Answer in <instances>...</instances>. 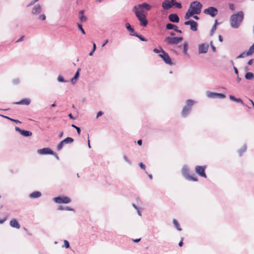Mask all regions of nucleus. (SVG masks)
I'll return each mask as SVG.
<instances>
[{"mask_svg": "<svg viewBox=\"0 0 254 254\" xmlns=\"http://www.w3.org/2000/svg\"><path fill=\"white\" fill-rule=\"evenodd\" d=\"M132 11L135 13V16L140 22V25L143 27L146 26L148 22L146 17V15L143 13V11L137 9L136 6H134L133 7Z\"/></svg>", "mask_w": 254, "mask_h": 254, "instance_id": "f03ea898", "label": "nucleus"}, {"mask_svg": "<svg viewBox=\"0 0 254 254\" xmlns=\"http://www.w3.org/2000/svg\"><path fill=\"white\" fill-rule=\"evenodd\" d=\"M244 18L243 11H240L233 14L230 17V25L233 28H238L241 25Z\"/></svg>", "mask_w": 254, "mask_h": 254, "instance_id": "f257e3e1", "label": "nucleus"}, {"mask_svg": "<svg viewBox=\"0 0 254 254\" xmlns=\"http://www.w3.org/2000/svg\"><path fill=\"white\" fill-rule=\"evenodd\" d=\"M245 78L247 80H251L254 78V74L251 72H247L245 74Z\"/></svg>", "mask_w": 254, "mask_h": 254, "instance_id": "cd10ccee", "label": "nucleus"}, {"mask_svg": "<svg viewBox=\"0 0 254 254\" xmlns=\"http://www.w3.org/2000/svg\"><path fill=\"white\" fill-rule=\"evenodd\" d=\"M153 52L155 53H159L161 52V49L160 50H158L156 48H155L153 49Z\"/></svg>", "mask_w": 254, "mask_h": 254, "instance_id": "bf43d9fd", "label": "nucleus"}, {"mask_svg": "<svg viewBox=\"0 0 254 254\" xmlns=\"http://www.w3.org/2000/svg\"><path fill=\"white\" fill-rule=\"evenodd\" d=\"M15 129L16 131H18L20 133H21V131L22 129H20L19 127H15Z\"/></svg>", "mask_w": 254, "mask_h": 254, "instance_id": "13d9d810", "label": "nucleus"}, {"mask_svg": "<svg viewBox=\"0 0 254 254\" xmlns=\"http://www.w3.org/2000/svg\"><path fill=\"white\" fill-rule=\"evenodd\" d=\"M182 37H167L164 40V42L168 45H177L183 40Z\"/></svg>", "mask_w": 254, "mask_h": 254, "instance_id": "423d86ee", "label": "nucleus"}, {"mask_svg": "<svg viewBox=\"0 0 254 254\" xmlns=\"http://www.w3.org/2000/svg\"><path fill=\"white\" fill-rule=\"evenodd\" d=\"M137 8V9L139 10H143V8H145L147 11H149L151 8V6L147 3H143L142 4H139L137 5H135Z\"/></svg>", "mask_w": 254, "mask_h": 254, "instance_id": "4468645a", "label": "nucleus"}, {"mask_svg": "<svg viewBox=\"0 0 254 254\" xmlns=\"http://www.w3.org/2000/svg\"><path fill=\"white\" fill-rule=\"evenodd\" d=\"M173 224H174L175 227L178 231H182V228L180 227V224L177 220H176L175 219H173Z\"/></svg>", "mask_w": 254, "mask_h": 254, "instance_id": "473e14b6", "label": "nucleus"}, {"mask_svg": "<svg viewBox=\"0 0 254 254\" xmlns=\"http://www.w3.org/2000/svg\"><path fill=\"white\" fill-rule=\"evenodd\" d=\"M207 96L208 98H219L221 99H223L226 97L225 95L223 93H217L211 92H207Z\"/></svg>", "mask_w": 254, "mask_h": 254, "instance_id": "f8f14e48", "label": "nucleus"}, {"mask_svg": "<svg viewBox=\"0 0 254 254\" xmlns=\"http://www.w3.org/2000/svg\"><path fill=\"white\" fill-rule=\"evenodd\" d=\"M212 51L215 52L216 51V48L213 44V42L211 41L210 43Z\"/></svg>", "mask_w": 254, "mask_h": 254, "instance_id": "09e8293b", "label": "nucleus"}, {"mask_svg": "<svg viewBox=\"0 0 254 254\" xmlns=\"http://www.w3.org/2000/svg\"><path fill=\"white\" fill-rule=\"evenodd\" d=\"M30 100L29 99L25 98V99H22L21 100H20L19 102H14V103H13V104H16V105H28L30 104Z\"/></svg>", "mask_w": 254, "mask_h": 254, "instance_id": "412c9836", "label": "nucleus"}, {"mask_svg": "<svg viewBox=\"0 0 254 254\" xmlns=\"http://www.w3.org/2000/svg\"><path fill=\"white\" fill-rule=\"evenodd\" d=\"M10 121H12V122H13L16 124L17 123H21V122H20L19 120H15V119H13L12 118H10Z\"/></svg>", "mask_w": 254, "mask_h": 254, "instance_id": "603ef678", "label": "nucleus"}, {"mask_svg": "<svg viewBox=\"0 0 254 254\" xmlns=\"http://www.w3.org/2000/svg\"><path fill=\"white\" fill-rule=\"evenodd\" d=\"M125 26L127 29L130 32V33H134V32H135L134 29L131 26L129 23H126L125 24Z\"/></svg>", "mask_w": 254, "mask_h": 254, "instance_id": "7c9ffc66", "label": "nucleus"}, {"mask_svg": "<svg viewBox=\"0 0 254 254\" xmlns=\"http://www.w3.org/2000/svg\"><path fill=\"white\" fill-rule=\"evenodd\" d=\"M229 8H230V9L231 10H234V9H235V6H234V4H233V3H230V4H229Z\"/></svg>", "mask_w": 254, "mask_h": 254, "instance_id": "864d4df0", "label": "nucleus"}, {"mask_svg": "<svg viewBox=\"0 0 254 254\" xmlns=\"http://www.w3.org/2000/svg\"><path fill=\"white\" fill-rule=\"evenodd\" d=\"M54 200L55 202L57 203H69L71 200V199L67 196H58L54 198Z\"/></svg>", "mask_w": 254, "mask_h": 254, "instance_id": "9d476101", "label": "nucleus"}, {"mask_svg": "<svg viewBox=\"0 0 254 254\" xmlns=\"http://www.w3.org/2000/svg\"><path fill=\"white\" fill-rule=\"evenodd\" d=\"M139 165L141 169L145 170V165L143 163H142V162L139 163Z\"/></svg>", "mask_w": 254, "mask_h": 254, "instance_id": "3c124183", "label": "nucleus"}, {"mask_svg": "<svg viewBox=\"0 0 254 254\" xmlns=\"http://www.w3.org/2000/svg\"><path fill=\"white\" fill-rule=\"evenodd\" d=\"M84 10H81L78 12L79 15V18L81 23L85 22L87 20V17L84 15Z\"/></svg>", "mask_w": 254, "mask_h": 254, "instance_id": "6ab92c4d", "label": "nucleus"}, {"mask_svg": "<svg viewBox=\"0 0 254 254\" xmlns=\"http://www.w3.org/2000/svg\"><path fill=\"white\" fill-rule=\"evenodd\" d=\"M189 45L187 42H185L183 44V52L185 55L188 54Z\"/></svg>", "mask_w": 254, "mask_h": 254, "instance_id": "2f4dec72", "label": "nucleus"}, {"mask_svg": "<svg viewBox=\"0 0 254 254\" xmlns=\"http://www.w3.org/2000/svg\"><path fill=\"white\" fill-rule=\"evenodd\" d=\"M182 173L183 176L188 180L191 181H197V179L194 176V175H190L189 174L190 170L186 165H184L182 168Z\"/></svg>", "mask_w": 254, "mask_h": 254, "instance_id": "39448f33", "label": "nucleus"}, {"mask_svg": "<svg viewBox=\"0 0 254 254\" xmlns=\"http://www.w3.org/2000/svg\"><path fill=\"white\" fill-rule=\"evenodd\" d=\"M10 226L11 227L15 228L16 229H19L20 228V225L17 222V221L15 219H12L10 221Z\"/></svg>", "mask_w": 254, "mask_h": 254, "instance_id": "aec40b11", "label": "nucleus"}, {"mask_svg": "<svg viewBox=\"0 0 254 254\" xmlns=\"http://www.w3.org/2000/svg\"><path fill=\"white\" fill-rule=\"evenodd\" d=\"M194 14L192 12L189 8L188 11L185 15V18L186 19H189L191 16Z\"/></svg>", "mask_w": 254, "mask_h": 254, "instance_id": "c756f323", "label": "nucleus"}, {"mask_svg": "<svg viewBox=\"0 0 254 254\" xmlns=\"http://www.w3.org/2000/svg\"><path fill=\"white\" fill-rule=\"evenodd\" d=\"M77 26H78V29L81 32V33L83 34H85V30L82 28V24H80V23H77Z\"/></svg>", "mask_w": 254, "mask_h": 254, "instance_id": "4c0bfd02", "label": "nucleus"}, {"mask_svg": "<svg viewBox=\"0 0 254 254\" xmlns=\"http://www.w3.org/2000/svg\"><path fill=\"white\" fill-rule=\"evenodd\" d=\"M20 134L23 136L28 137L31 136L32 133L31 131L22 129Z\"/></svg>", "mask_w": 254, "mask_h": 254, "instance_id": "a878e982", "label": "nucleus"}, {"mask_svg": "<svg viewBox=\"0 0 254 254\" xmlns=\"http://www.w3.org/2000/svg\"><path fill=\"white\" fill-rule=\"evenodd\" d=\"M205 166H196L195 168V172L200 176L206 178L207 176L205 173Z\"/></svg>", "mask_w": 254, "mask_h": 254, "instance_id": "9b49d317", "label": "nucleus"}, {"mask_svg": "<svg viewBox=\"0 0 254 254\" xmlns=\"http://www.w3.org/2000/svg\"><path fill=\"white\" fill-rule=\"evenodd\" d=\"M177 27V26L176 25L170 23H167L166 25V28L167 30L173 29L175 31V29H176Z\"/></svg>", "mask_w": 254, "mask_h": 254, "instance_id": "bb28decb", "label": "nucleus"}, {"mask_svg": "<svg viewBox=\"0 0 254 254\" xmlns=\"http://www.w3.org/2000/svg\"><path fill=\"white\" fill-rule=\"evenodd\" d=\"M37 152L39 154H53L54 151L49 148H43L42 149H38Z\"/></svg>", "mask_w": 254, "mask_h": 254, "instance_id": "2eb2a0df", "label": "nucleus"}, {"mask_svg": "<svg viewBox=\"0 0 254 254\" xmlns=\"http://www.w3.org/2000/svg\"><path fill=\"white\" fill-rule=\"evenodd\" d=\"M103 114V112H102V111L98 112L97 114L96 118H98L100 116H102Z\"/></svg>", "mask_w": 254, "mask_h": 254, "instance_id": "4d7b16f0", "label": "nucleus"}, {"mask_svg": "<svg viewBox=\"0 0 254 254\" xmlns=\"http://www.w3.org/2000/svg\"><path fill=\"white\" fill-rule=\"evenodd\" d=\"M74 141V139L70 137H67L65 138V139L62 140L57 145V150L58 151L61 150L64 144H68V143H71Z\"/></svg>", "mask_w": 254, "mask_h": 254, "instance_id": "6e6552de", "label": "nucleus"}, {"mask_svg": "<svg viewBox=\"0 0 254 254\" xmlns=\"http://www.w3.org/2000/svg\"><path fill=\"white\" fill-rule=\"evenodd\" d=\"M130 35L132 36H135L137 37L141 40V41L146 42L148 40L145 37H143L142 35L138 34L136 32H134V33H130Z\"/></svg>", "mask_w": 254, "mask_h": 254, "instance_id": "4be33fe9", "label": "nucleus"}, {"mask_svg": "<svg viewBox=\"0 0 254 254\" xmlns=\"http://www.w3.org/2000/svg\"><path fill=\"white\" fill-rule=\"evenodd\" d=\"M161 54L159 55V57H160L163 61L167 64L169 65H172L173 63L172 60L169 56L168 54L162 48H161Z\"/></svg>", "mask_w": 254, "mask_h": 254, "instance_id": "0eeeda50", "label": "nucleus"}, {"mask_svg": "<svg viewBox=\"0 0 254 254\" xmlns=\"http://www.w3.org/2000/svg\"><path fill=\"white\" fill-rule=\"evenodd\" d=\"M229 98L231 100H232L233 101H235L237 103H240L242 105H244V102L241 98H236L235 96H234L233 95H230L229 96Z\"/></svg>", "mask_w": 254, "mask_h": 254, "instance_id": "b1692460", "label": "nucleus"}, {"mask_svg": "<svg viewBox=\"0 0 254 254\" xmlns=\"http://www.w3.org/2000/svg\"><path fill=\"white\" fill-rule=\"evenodd\" d=\"M46 18V16L45 14H42L39 16L38 19L41 20H45Z\"/></svg>", "mask_w": 254, "mask_h": 254, "instance_id": "c03bdc74", "label": "nucleus"}, {"mask_svg": "<svg viewBox=\"0 0 254 254\" xmlns=\"http://www.w3.org/2000/svg\"><path fill=\"white\" fill-rule=\"evenodd\" d=\"M169 20L174 23H178L180 21V18L176 13L170 14L168 16Z\"/></svg>", "mask_w": 254, "mask_h": 254, "instance_id": "dca6fc26", "label": "nucleus"}, {"mask_svg": "<svg viewBox=\"0 0 254 254\" xmlns=\"http://www.w3.org/2000/svg\"><path fill=\"white\" fill-rule=\"evenodd\" d=\"M42 8L40 4L35 5L33 8L31 13L33 15L40 13L41 12Z\"/></svg>", "mask_w": 254, "mask_h": 254, "instance_id": "a211bd4d", "label": "nucleus"}, {"mask_svg": "<svg viewBox=\"0 0 254 254\" xmlns=\"http://www.w3.org/2000/svg\"><path fill=\"white\" fill-rule=\"evenodd\" d=\"M198 24L196 22L193 20L192 23L190 25V29L192 31H196L197 30Z\"/></svg>", "mask_w": 254, "mask_h": 254, "instance_id": "393cba45", "label": "nucleus"}, {"mask_svg": "<svg viewBox=\"0 0 254 254\" xmlns=\"http://www.w3.org/2000/svg\"><path fill=\"white\" fill-rule=\"evenodd\" d=\"M58 209L59 210H68V211H73L74 210L73 209L71 208L70 207L63 206L62 205L59 206Z\"/></svg>", "mask_w": 254, "mask_h": 254, "instance_id": "c85d7f7f", "label": "nucleus"}, {"mask_svg": "<svg viewBox=\"0 0 254 254\" xmlns=\"http://www.w3.org/2000/svg\"><path fill=\"white\" fill-rule=\"evenodd\" d=\"M208 45L206 43L201 44L198 46L199 54L206 53L208 49Z\"/></svg>", "mask_w": 254, "mask_h": 254, "instance_id": "ddd939ff", "label": "nucleus"}, {"mask_svg": "<svg viewBox=\"0 0 254 254\" xmlns=\"http://www.w3.org/2000/svg\"><path fill=\"white\" fill-rule=\"evenodd\" d=\"M24 38V36H22L19 39H18L16 41V43H18L21 41H22Z\"/></svg>", "mask_w": 254, "mask_h": 254, "instance_id": "6e6d98bb", "label": "nucleus"}, {"mask_svg": "<svg viewBox=\"0 0 254 254\" xmlns=\"http://www.w3.org/2000/svg\"><path fill=\"white\" fill-rule=\"evenodd\" d=\"M175 6L178 8H182V4L180 2L174 1L172 2V6Z\"/></svg>", "mask_w": 254, "mask_h": 254, "instance_id": "e433bc0d", "label": "nucleus"}, {"mask_svg": "<svg viewBox=\"0 0 254 254\" xmlns=\"http://www.w3.org/2000/svg\"><path fill=\"white\" fill-rule=\"evenodd\" d=\"M68 116L69 117V118L70 119H72V120H75V118L72 115V114L71 113L69 114Z\"/></svg>", "mask_w": 254, "mask_h": 254, "instance_id": "0e129e2a", "label": "nucleus"}, {"mask_svg": "<svg viewBox=\"0 0 254 254\" xmlns=\"http://www.w3.org/2000/svg\"><path fill=\"white\" fill-rule=\"evenodd\" d=\"M124 159L128 164H131L130 161L128 159L126 155L124 156Z\"/></svg>", "mask_w": 254, "mask_h": 254, "instance_id": "de8ad7c7", "label": "nucleus"}, {"mask_svg": "<svg viewBox=\"0 0 254 254\" xmlns=\"http://www.w3.org/2000/svg\"><path fill=\"white\" fill-rule=\"evenodd\" d=\"M42 193L40 191H35L31 193L29 195V197L32 198H38L41 196Z\"/></svg>", "mask_w": 254, "mask_h": 254, "instance_id": "5701e85b", "label": "nucleus"}, {"mask_svg": "<svg viewBox=\"0 0 254 254\" xmlns=\"http://www.w3.org/2000/svg\"><path fill=\"white\" fill-rule=\"evenodd\" d=\"M57 80L60 82H67V80H65L64 78L63 77V76H62L61 75H59L58 78H57Z\"/></svg>", "mask_w": 254, "mask_h": 254, "instance_id": "58836bf2", "label": "nucleus"}, {"mask_svg": "<svg viewBox=\"0 0 254 254\" xmlns=\"http://www.w3.org/2000/svg\"><path fill=\"white\" fill-rule=\"evenodd\" d=\"M19 82H20V80L18 78H16L13 79L12 80V83L14 85H17L19 83Z\"/></svg>", "mask_w": 254, "mask_h": 254, "instance_id": "79ce46f5", "label": "nucleus"}, {"mask_svg": "<svg viewBox=\"0 0 254 254\" xmlns=\"http://www.w3.org/2000/svg\"><path fill=\"white\" fill-rule=\"evenodd\" d=\"M233 68H234L235 73L237 75H239V72H238L237 68L234 66Z\"/></svg>", "mask_w": 254, "mask_h": 254, "instance_id": "052dcab7", "label": "nucleus"}, {"mask_svg": "<svg viewBox=\"0 0 254 254\" xmlns=\"http://www.w3.org/2000/svg\"><path fill=\"white\" fill-rule=\"evenodd\" d=\"M162 6L165 10H168L172 7V2L169 0H165L162 3Z\"/></svg>", "mask_w": 254, "mask_h": 254, "instance_id": "f3484780", "label": "nucleus"}, {"mask_svg": "<svg viewBox=\"0 0 254 254\" xmlns=\"http://www.w3.org/2000/svg\"><path fill=\"white\" fill-rule=\"evenodd\" d=\"M247 150V145L245 144L243 147L239 150V153L240 156H242L243 153L245 152Z\"/></svg>", "mask_w": 254, "mask_h": 254, "instance_id": "c9c22d12", "label": "nucleus"}, {"mask_svg": "<svg viewBox=\"0 0 254 254\" xmlns=\"http://www.w3.org/2000/svg\"><path fill=\"white\" fill-rule=\"evenodd\" d=\"M52 155H54V156H55V157L56 158V159H57V160H59V159H60V158H59V157L58 155L56 153H55V152H54V154H53Z\"/></svg>", "mask_w": 254, "mask_h": 254, "instance_id": "e2e57ef3", "label": "nucleus"}, {"mask_svg": "<svg viewBox=\"0 0 254 254\" xmlns=\"http://www.w3.org/2000/svg\"><path fill=\"white\" fill-rule=\"evenodd\" d=\"M194 104V101L191 99H189L186 101V105L183 108L182 112V116L184 117H186L191 110L192 106Z\"/></svg>", "mask_w": 254, "mask_h": 254, "instance_id": "20e7f679", "label": "nucleus"}, {"mask_svg": "<svg viewBox=\"0 0 254 254\" xmlns=\"http://www.w3.org/2000/svg\"><path fill=\"white\" fill-rule=\"evenodd\" d=\"M253 63V59H251V60H250L248 61V64L249 65H251V64H252Z\"/></svg>", "mask_w": 254, "mask_h": 254, "instance_id": "774afa93", "label": "nucleus"}, {"mask_svg": "<svg viewBox=\"0 0 254 254\" xmlns=\"http://www.w3.org/2000/svg\"><path fill=\"white\" fill-rule=\"evenodd\" d=\"M248 55H247V53L246 52H244L242 54H241L240 55H239L237 58V59H239V58H244L246 56H248Z\"/></svg>", "mask_w": 254, "mask_h": 254, "instance_id": "37998d69", "label": "nucleus"}, {"mask_svg": "<svg viewBox=\"0 0 254 254\" xmlns=\"http://www.w3.org/2000/svg\"><path fill=\"white\" fill-rule=\"evenodd\" d=\"M183 240H184V238L182 237L181 241L178 244V245H179V247H182L183 246Z\"/></svg>", "mask_w": 254, "mask_h": 254, "instance_id": "5fc2aeb1", "label": "nucleus"}, {"mask_svg": "<svg viewBox=\"0 0 254 254\" xmlns=\"http://www.w3.org/2000/svg\"><path fill=\"white\" fill-rule=\"evenodd\" d=\"M193 21V20H190L188 21H186L184 22V24L186 25H190Z\"/></svg>", "mask_w": 254, "mask_h": 254, "instance_id": "a18cd8bd", "label": "nucleus"}, {"mask_svg": "<svg viewBox=\"0 0 254 254\" xmlns=\"http://www.w3.org/2000/svg\"><path fill=\"white\" fill-rule=\"evenodd\" d=\"M141 240V238L133 239V241L135 243H138Z\"/></svg>", "mask_w": 254, "mask_h": 254, "instance_id": "338daca9", "label": "nucleus"}, {"mask_svg": "<svg viewBox=\"0 0 254 254\" xmlns=\"http://www.w3.org/2000/svg\"><path fill=\"white\" fill-rule=\"evenodd\" d=\"M80 68H78L77 69V70L76 71V72H75L74 75V79H77L79 76V71H80Z\"/></svg>", "mask_w": 254, "mask_h": 254, "instance_id": "a19ab883", "label": "nucleus"}, {"mask_svg": "<svg viewBox=\"0 0 254 254\" xmlns=\"http://www.w3.org/2000/svg\"><path fill=\"white\" fill-rule=\"evenodd\" d=\"M218 39H219V41L220 42H223V37H222V36H221V35H219V36H218Z\"/></svg>", "mask_w": 254, "mask_h": 254, "instance_id": "69168bd1", "label": "nucleus"}, {"mask_svg": "<svg viewBox=\"0 0 254 254\" xmlns=\"http://www.w3.org/2000/svg\"><path fill=\"white\" fill-rule=\"evenodd\" d=\"M203 12L205 14L209 15L211 17H214L217 14L218 9L215 7L210 6L205 9Z\"/></svg>", "mask_w": 254, "mask_h": 254, "instance_id": "1a4fd4ad", "label": "nucleus"}, {"mask_svg": "<svg viewBox=\"0 0 254 254\" xmlns=\"http://www.w3.org/2000/svg\"><path fill=\"white\" fill-rule=\"evenodd\" d=\"M64 247L66 248H68L69 247V244L67 240L64 241Z\"/></svg>", "mask_w": 254, "mask_h": 254, "instance_id": "49530a36", "label": "nucleus"}, {"mask_svg": "<svg viewBox=\"0 0 254 254\" xmlns=\"http://www.w3.org/2000/svg\"><path fill=\"white\" fill-rule=\"evenodd\" d=\"M254 53V43L250 47L249 50L247 52L248 56L252 55Z\"/></svg>", "mask_w": 254, "mask_h": 254, "instance_id": "72a5a7b5", "label": "nucleus"}, {"mask_svg": "<svg viewBox=\"0 0 254 254\" xmlns=\"http://www.w3.org/2000/svg\"><path fill=\"white\" fill-rule=\"evenodd\" d=\"M76 80V79H74V77H73L71 79V82L72 83V84H74L75 83Z\"/></svg>", "mask_w": 254, "mask_h": 254, "instance_id": "680f3d73", "label": "nucleus"}, {"mask_svg": "<svg viewBox=\"0 0 254 254\" xmlns=\"http://www.w3.org/2000/svg\"><path fill=\"white\" fill-rule=\"evenodd\" d=\"M202 4L197 1H192L189 7V9L194 14H199L201 12L202 8Z\"/></svg>", "mask_w": 254, "mask_h": 254, "instance_id": "7ed1b4c3", "label": "nucleus"}, {"mask_svg": "<svg viewBox=\"0 0 254 254\" xmlns=\"http://www.w3.org/2000/svg\"><path fill=\"white\" fill-rule=\"evenodd\" d=\"M71 127L74 128H75V129L77 131V132L78 133V135H79L80 134V132H81V129L80 128V127L76 126L75 125L72 124L71 125Z\"/></svg>", "mask_w": 254, "mask_h": 254, "instance_id": "ea45409f", "label": "nucleus"}, {"mask_svg": "<svg viewBox=\"0 0 254 254\" xmlns=\"http://www.w3.org/2000/svg\"><path fill=\"white\" fill-rule=\"evenodd\" d=\"M217 20H215V24L212 26V27L211 28V30L210 31V36H212L213 35L214 31L216 29V25H217Z\"/></svg>", "mask_w": 254, "mask_h": 254, "instance_id": "f704fd0d", "label": "nucleus"}, {"mask_svg": "<svg viewBox=\"0 0 254 254\" xmlns=\"http://www.w3.org/2000/svg\"><path fill=\"white\" fill-rule=\"evenodd\" d=\"M39 0H33L31 1L30 3H29L28 4V6H31V5H33L35 3H36V2H37Z\"/></svg>", "mask_w": 254, "mask_h": 254, "instance_id": "8fccbe9b", "label": "nucleus"}]
</instances>
